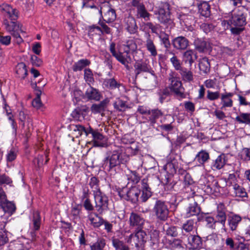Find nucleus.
<instances>
[{
    "label": "nucleus",
    "instance_id": "obj_1",
    "mask_svg": "<svg viewBox=\"0 0 250 250\" xmlns=\"http://www.w3.org/2000/svg\"><path fill=\"white\" fill-rule=\"evenodd\" d=\"M152 192L147 179H143L138 187H132L128 190L127 200L132 203L145 202L151 197Z\"/></svg>",
    "mask_w": 250,
    "mask_h": 250
},
{
    "label": "nucleus",
    "instance_id": "obj_2",
    "mask_svg": "<svg viewBox=\"0 0 250 250\" xmlns=\"http://www.w3.org/2000/svg\"><path fill=\"white\" fill-rule=\"evenodd\" d=\"M168 88L174 93V95L179 99L186 98L185 88L183 86L182 82L173 72L169 74L168 77Z\"/></svg>",
    "mask_w": 250,
    "mask_h": 250
},
{
    "label": "nucleus",
    "instance_id": "obj_3",
    "mask_svg": "<svg viewBox=\"0 0 250 250\" xmlns=\"http://www.w3.org/2000/svg\"><path fill=\"white\" fill-rule=\"evenodd\" d=\"M125 158L126 156L120 151L114 150L105 159V168L110 171L120 164H124L126 161Z\"/></svg>",
    "mask_w": 250,
    "mask_h": 250
},
{
    "label": "nucleus",
    "instance_id": "obj_4",
    "mask_svg": "<svg viewBox=\"0 0 250 250\" xmlns=\"http://www.w3.org/2000/svg\"><path fill=\"white\" fill-rule=\"evenodd\" d=\"M230 19L231 25V31L233 34H238L244 29L243 27L246 24V16L241 11L234 12Z\"/></svg>",
    "mask_w": 250,
    "mask_h": 250
},
{
    "label": "nucleus",
    "instance_id": "obj_5",
    "mask_svg": "<svg viewBox=\"0 0 250 250\" xmlns=\"http://www.w3.org/2000/svg\"><path fill=\"white\" fill-rule=\"evenodd\" d=\"M99 13L103 21L107 23L114 22L117 17L115 10L108 2L103 4L99 10Z\"/></svg>",
    "mask_w": 250,
    "mask_h": 250
},
{
    "label": "nucleus",
    "instance_id": "obj_6",
    "mask_svg": "<svg viewBox=\"0 0 250 250\" xmlns=\"http://www.w3.org/2000/svg\"><path fill=\"white\" fill-rule=\"evenodd\" d=\"M153 211L157 219L161 221H165L168 216L169 210L166 203L161 200L156 202Z\"/></svg>",
    "mask_w": 250,
    "mask_h": 250
},
{
    "label": "nucleus",
    "instance_id": "obj_7",
    "mask_svg": "<svg viewBox=\"0 0 250 250\" xmlns=\"http://www.w3.org/2000/svg\"><path fill=\"white\" fill-rule=\"evenodd\" d=\"M95 208L99 214H103L108 209V199L101 191L94 194Z\"/></svg>",
    "mask_w": 250,
    "mask_h": 250
},
{
    "label": "nucleus",
    "instance_id": "obj_8",
    "mask_svg": "<svg viewBox=\"0 0 250 250\" xmlns=\"http://www.w3.org/2000/svg\"><path fill=\"white\" fill-rule=\"evenodd\" d=\"M226 184L228 186L232 187L235 196L239 197L247 196V193L245 189L237 183V178L234 174L229 175Z\"/></svg>",
    "mask_w": 250,
    "mask_h": 250
},
{
    "label": "nucleus",
    "instance_id": "obj_9",
    "mask_svg": "<svg viewBox=\"0 0 250 250\" xmlns=\"http://www.w3.org/2000/svg\"><path fill=\"white\" fill-rule=\"evenodd\" d=\"M146 234L142 229H139L135 234H131L125 239L127 243L139 248L146 241Z\"/></svg>",
    "mask_w": 250,
    "mask_h": 250
},
{
    "label": "nucleus",
    "instance_id": "obj_10",
    "mask_svg": "<svg viewBox=\"0 0 250 250\" xmlns=\"http://www.w3.org/2000/svg\"><path fill=\"white\" fill-rule=\"evenodd\" d=\"M123 48H110L111 53L116 59L124 64L125 67L129 69V66L127 64V58H129L128 49L124 50Z\"/></svg>",
    "mask_w": 250,
    "mask_h": 250
},
{
    "label": "nucleus",
    "instance_id": "obj_11",
    "mask_svg": "<svg viewBox=\"0 0 250 250\" xmlns=\"http://www.w3.org/2000/svg\"><path fill=\"white\" fill-rule=\"evenodd\" d=\"M89 134L92 135L93 145L94 146H103L105 144L104 136L97 130H94L91 128L87 129L86 136Z\"/></svg>",
    "mask_w": 250,
    "mask_h": 250
},
{
    "label": "nucleus",
    "instance_id": "obj_12",
    "mask_svg": "<svg viewBox=\"0 0 250 250\" xmlns=\"http://www.w3.org/2000/svg\"><path fill=\"white\" fill-rule=\"evenodd\" d=\"M3 24L6 30L13 36H17L18 33L23 32L22 25L19 22L13 21L9 22L8 20H4Z\"/></svg>",
    "mask_w": 250,
    "mask_h": 250
},
{
    "label": "nucleus",
    "instance_id": "obj_13",
    "mask_svg": "<svg viewBox=\"0 0 250 250\" xmlns=\"http://www.w3.org/2000/svg\"><path fill=\"white\" fill-rule=\"evenodd\" d=\"M1 12L5 18L11 21H15L18 19V12L15 8H13L8 4H3L1 8Z\"/></svg>",
    "mask_w": 250,
    "mask_h": 250
},
{
    "label": "nucleus",
    "instance_id": "obj_14",
    "mask_svg": "<svg viewBox=\"0 0 250 250\" xmlns=\"http://www.w3.org/2000/svg\"><path fill=\"white\" fill-rule=\"evenodd\" d=\"M158 19L159 21L167 26V28H171L174 26V23L170 18L169 12L161 8L158 11Z\"/></svg>",
    "mask_w": 250,
    "mask_h": 250
},
{
    "label": "nucleus",
    "instance_id": "obj_15",
    "mask_svg": "<svg viewBox=\"0 0 250 250\" xmlns=\"http://www.w3.org/2000/svg\"><path fill=\"white\" fill-rule=\"evenodd\" d=\"M129 222L130 226L136 227L139 229H142L145 223V220L139 214L132 212L130 215Z\"/></svg>",
    "mask_w": 250,
    "mask_h": 250
},
{
    "label": "nucleus",
    "instance_id": "obj_16",
    "mask_svg": "<svg viewBox=\"0 0 250 250\" xmlns=\"http://www.w3.org/2000/svg\"><path fill=\"white\" fill-rule=\"evenodd\" d=\"M181 25L182 26H185L188 31H192L193 27L191 26L193 22L194 18L191 15L181 13L178 16Z\"/></svg>",
    "mask_w": 250,
    "mask_h": 250
},
{
    "label": "nucleus",
    "instance_id": "obj_17",
    "mask_svg": "<svg viewBox=\"0 0 250 250\" xmlns=\"http://www.w3.org/2000/svg\"><path fill=\"white\" fill-rule=\"evenodd\" d=\"M226 219L227 216L225 210V206L223 204H220L217 207V213L215 220L216 223H220L222 225V228L224 229Z\"/></svg>",
    "mask_w": 250,
    "mask_h": 250
},
{
    "label": "nucleus",
    "instance_id": "obj_18",
    "mask_svg": "<svg viewBox=\"0 0 250 250\" xmlns=\"http://www.w3.org/2000/svg\"><path fill=\"white\" fill-rule=\"evenodd\" d=\"M88 220L90 224L95 228H99L103 224V218L93 212H88Z\"/></svg>",
    "mask_w": 250,
    "mask_h": 250
},
{
    "label": "nucleus",
    "instance_id": "obj_19",
    "mask_svg": "<svg viewBox=\"0 0 250 250\" xmlns=\"http://www.w3.org/2000/svg\"><path fill=\"white\" fill-rule=\"evenodd\" d=\"M205 191L208 194H214L217 196L221 192V188L219 186L218 183L215 181L211 184L205 186Z\"/></svg>",
    "mask_w": 250,
    "mask_h": 250
},
{
    "label": "nucleus",
    "instance_id": "obj_20",
    "mask_svg": "<svg viewBox=\"0 0 250 250\" xmlns=\"http://www.w3.org/2000/svg\"><path fill=\"white\" fill-rule=\"evenodd\" d=\"M108 103L109 100L106 99L101 102L99 104H92L91 107V112L94 114L104 112Z\"/></svg>",
    "mask_w": 250,
    "mask_h": 250
},
{
    "label": "nucleus",
    "instance_id": "obj_21",
    "mask_svg": "<svg viewBox=\"0 0 250 250\" xmlns=\"http://www.w3.org/2000/svg\"><path fill=\"white\" fill-rule=\"evenodd\" d=\"M209 159L208 153L206 151L202 150L195 156L194 161L199 163V166H204L205 163Z\"/></svg>",
    "mask_w": 250,
    "mask_h": 250
},
{
    "label": "nucleus",
    "instance_id": "obj_22",
    "mask_svg": "<svg viewBox=\"0 0 250 250\" xmlns=\"http://www.w3.org/2000/svg\"><path fill=\"white\" fill-rule=\"evenodd\" d=\"M200 212V208L196 202L189 204L186 209V217H189L192 216L197 215Z\"/></svg>",
    "mask_w": 250,
    "mask_h": 250
},
{
    "label": "nucleus",
    "instance_id": "obj_23",
    "mask_svg": "<svg viewBox=\"0 0 250 250\" xmlns=\"http://www.w3.org/2000/svg\"><path fill=\"white\" fill-rule=\"evenodd\" d=\"M188 241L193 249H200L202 247L203 243L202 239L198 235H190L188 237Z\"/></svg>",
    "mask_w": 250,
    "mask_h": 250
},
{
    "label": "nucleus",
    "instance_id": "obj_24",
    "mask_svg": "<svg viewBox=\"0 0 250 250\" xmlns=\"http://www.w3.org/2000/svg\"><path fill=\"white\" fill-rule=\"evenodd\" d=\"M85 97L88 100L99 101L101 98V95L99 91L92 87H89L87 89L85 93Z\"/></svg>",
    "mask_w": 250,
    "mask_h": 250
},
{
    "label": "nucleus",
    "instance_id": "obj_25",
    "mask_svg": "<svg viewBox=\"0 0 250 250\" xmlns=\"http://www.w3.org/2000/svg\"><path fill=\"white\" fill-rule=\"evenodd\" d=\"M225 164V156L224 155H220L212 162L211 168L213 170H219L224 167Z\"/></svg>",
    "mask_w": 250,
    "mask_h": 250
},
{
    "label": "nucleus",
    "instance_id": "obj_26",
    "mask_svg": "<svg viewBox=\"0 0 250 250\" xmlns=\"http://www.w3.org/2000/svg\"><path fill=\"white\" fill-rule=\"evenodd\" d=\"M15 71L18 77L21 79H24L27 75V70L25 63H18L15 68Z\"/></svg>",
    "mask_w": 250,
    "mask_h": 250
},
{
    "label": "nucleus",
    "instance_id": "obj_27",
    "mask_svg": "<svg viewBox=\"0 0 250 250\" xmlns=\"http://www.w3.org/2000/svg\"><path fill=\"white\" fill-rule=\"evenodd\" d=\"M149 121L151 125L153 126L156 122V120L162 116V111L159 109H153L148 112Z\"/></svg>",
    "mask_w": 250,
    "mask_h": 250
},
{
    "label": "nucleus",
    "instance_id": "obj_28",
    "mask_svg": "<svg viewBox=\"0 0 250 250\" xmlns=\"http://www.w3.org/2000/svg\"><path fill=\"white\" fill-rule=\"evenodd\" d=\"M199 11L201 15L205 17H208L210 14V5L206 1L201 2L198 5Z\"/></svg>",
    "mask_w": 250,
    "mask_h": 250
},
{
    "label": "nucleus",
    "instance_id": "obj_29",
    "mask_svg": "<svg viewBox=\"0 0 250 250\" xmlns=\"http://www.w3.org/2000/svg\"><path fill=\"white\" fill-rule=\"evenodd\" d=\"M0 206L1 207L3 211L9 215H11L16 210L15 204L11 202L8 201L7 200L3 204L1 205Z\"/></svg>",
    "mask_w": 250,
    "mask_h": 250
},
{
    "label": "nucleus",
    "instance_id": "obj_30",
    "mask_svg": "<svg viewBox=\"0 0 250 250\" xmlns=\"http://www.w3.org/2000/svg\"><path fill=\"white\" fill-rule=\"evenodd\" d=\"M166 170L170 174L176 173V170L178 167V163L176 159H173L170 162H168L164 167Z\"/></svg>",
    "mask_w": 250,
    "mask_h": 250
},
{
    "label": "nucleus",
    "instance_id": "obj_31",
    "mask_svg": "<svg viewBox=\"0 0 250 250\" xmlns=\"http://www.w3.org/2000/svg\"><path fill=\"white\" fill-rule=\"evenodd\" d=\"M135 72L136 75L142 72H147L149 70V66L146 62L137 61L134 64Z\"/></svg>",
    "mask_w": 250,
    "mask_h": 250
},
{
    "label": "nucleus",
    "instance_id": "obj_32",
    "mask_svg": "<svg viewBox=\"0 0 250 250\" xmlns=\"http://www.w3.org/2000/svg\"><path fill=\"white\" fill-rule=\"evenodd\" d=\"M18 154V150L15 147H11L7 150L6 155V159L7 166L9 164L14 161L17 158Z\"/></svg>",
    "mask_w": 250,
    "mask_h": 250
},
{
    "label": "nucleus",
    "instance_id": "obj_33",
    "mask_svg": "<svg viewBox=\"0 0 250 250\" xmlns=\"http://www.w3.org/2000/svg\"><path fill=\"white\" fill-rule=\"evenodd\" d=\"M88 195L87 191L84 189L83 199V200L85 199V200L83 201V206L84 208L88 211V212H92V211L94 210V206L92 204L90 199L88 198Z\"/></svg>",
    "mask_w": 250,
    "mask_h": 250
},
{
    "label": "nucleus",
    "instance_id": "obj_34",
    "mask_svg": "<svg viewBox=\"0 0 250 250\" xmlns=\"http://www.w3.org/2000/svg\"><path fill=\"white\" fill-rule=\"evenodd\" d=\"M173 44L174 47H188L189 42L185 37L180 36L173 39Z\"/></svg>",
    "mask_w": 250,
    "mask_h": 250
},
{
    "label": "nucleus",
    "instance_id": "obj_35",
    "mask_svg": "<svg viewBox=\"0 0 250 250\" xmlns=\"http://www.w3.org/2000/svg\"><path fill=\"white\" fill-rule=\"evenodd\" d=\"M196 58V54L192 50L187 51L183 55V60L186 62H188L190 65Z\"/></svg>",
    "mask_w": 250,
    "mask_h": 250
},
{
    "label": "nucleus",
    "instance_id": "obj_36",
    "mask_svg": "<svg viewBox=\"0 0 250 250\" xmlns=\"http://www.w3.org/2000/svg\"><path fill=\"white\" fill-rule=\"evenodd\" d=\"M104 83L107 88L110 89L119 88L122 86V84L117 82L114 78L105 80Z\"/></svg>",
    "mask_w": 250,
    "mask_h": 250
},
{
    "label": "nucleus",
    "instance_id": "obj_37",
    "mask_svg": "<svg viewBox=\"0 0 250 250\" xmlns=\"http://www.w3.org/2000/svg\"><path fill=\"white\" fill-rule=\"evenodd\" d=\"M136 9L138 18H144L146 20L149 19L150 14L146 10L144 4L137 7Z\"/></svg>",
    "mask_w": 250,
    "mask_h": 250
},
{
    "label": "nucleus",
    "instance_id": "obj_38",
    "mask_svg": "<svg viewBox=\"0 0 250 250\" xmlns=\"http://www.w3.org/2000/svg\"><path fill=\"white\" fill-rule=\"evenodd\" d=\"M105 244V240L104 239L98 238L96 242L90 245V250H103Z\"/></svg>",
    "mask_w": 250,
    "mask_h": 250
},
{
    "label": "nucleus",
    "instance_id": "obj_39",
    "mask_svg": "<svg viewBox=\"0 0 250 250\" xmlns=\"http://www.w3.org/2000/svg\"><path fill=\"white\" fill-rule=\"evenodd\" d=\"M89 64L90 61L87 59L80 60L73 65V70L74 71H81Z\"/></svg>",
    "mask_w": 250,
    "mask_h": 250
},
{
    "label": "nucleus",
    "instance_id": "obj_40",
    "mask_svg": "<svg viewBox=\"0 0 250 250\" xmlns=\"http://www.w3.org/2000/svg\"><path fill=\"white\" fill-rule=\"evenodd\" d=\"M241 221V217L237 215L232 216L229 220V224L230 229L232 231L235 230L240 222Z\"/></svg>",
    "mask_w": 250,
    "mask_h": 250
},
{
    "label": "nucleus",
    "instance_id": "obj_41",
    "mask_svg": "<svg viewBox=\"0 0 250 250\" xmlns=\"http://www.w3.org/2000/svg\"><path fill=\"white\" fill-rule=\"evenodd\" d=\"M182 80L187 82H189L193 80L192 73L186 68H182L180 70Z\"/></svg>",
    "mask_w": 250,
    "mask_h": 250
},
{
    "label": "nucleus",
    "instance_id": "obj_42",
    "mask_svg": "<svg viewBox=\"0 0 250 250\" xmlns=\"http://www.w3.org/2000/svg\"><path fill=\"white\" fill-rule=\"evenodd\" d=\"M126 29L131 33H134L137 29L135 20L132 17H128L126 19Z\"/></svg>",
    "mask_w": 250,
    "mask_h": 250
},
{
    "label": "nucleus",
    "instance_id": "obj_43",
    "mask_svg": "<svg viewBox=\"0 0 250 250\" xmlns=\"http://www.w3.org/2000/svg\"><path fill=\"white\" fill-rule=\"evenodd\" d=\"M5 225L1 224L0 228V246H3L8 241L7 231L4 229Z\"/></svg>",
    "mask_w": 250,
    "mask_h": 250
},
{
    "label": "nucleus",
    "instance_id": "obj_44",
    "mask_svg": "<svg viewBox=\"0 0 250 250\" xmlns=\"http://www.w3.org/2000/svg\"><path fill=\"white\" fill-rule=\"evenodd\" d=\"M126 179L134 184H137L140 180V177L135 171L128 170L126 173Z\"/></svg>",
    "mask_w": 250,
    "mask_h": 250
},
{
    "label": "nucleus",
    "instance_id": "obj_45",
    "mask_svg": "<svg viewBox=\"0 0 250 250\" xmlns=\"http://www.w3.org/2000/svg\"><path fill=\"white\" fill-rule=\"evenodd\" d=\"M87 111V109H76L72 113V115L73 117L77 120L81 121L82 119L84 118V115Z\"/></svg>",
    "mask_w": 250,
    "mask_h": 250
},
{
    "label": "nucleus",
    "instance_id": "obj_46",
    "mask_svg": "<svg viewBox=\"0 0 250 250\" xmlns=\"http://www.w3.org/2000/svg\"><path fill=\"white\" fill-rule=\"evenodd\" d=\"M221 110L225 109L226 107H231L233 105V101L231 99H229L228 97L223 95L221 96Z\"/></svg>",
    "mask_w": 250,
    "mask_h": 250
},
{
    "label": "nucleus",
    "instance_id": "obj_47",
    "mask_svg": "<svg viewBox=\"0 0 250 250\" xmlns=\"http://www.w3.org/2000/svg\"><path fill=\"white\" fill-rule=\"evenodd\" d=\"M200 70L205 73L209 72L210 69V63L207 58H203L199 63Z\"/></svg>",
    "mask_w": 250,
    "mask_h": 250
},
{
    "label": "nucleus",
    "instance_id": "obj_48",
    "mask_svg": "<svg viewBox=\"0 0 250 250\" xmlns=\"http://www.w3.org/2000/svg\"><path fill=\"white\" fill-rule=\"evenodd\" d=\"M195 228V222L193 219L187 220L182 225V229L187 232L191 231Z\"/></svg>",
    "mask_w": 250,
    "mask_h": 250
},
{
    "label": "nucleus",
    "instance_id": "obj_49",
    "mask_svg": "<svg viewBox=\"0 0 250 250\" xmlns=\"http://www.w3.org/2000/svg\"><path fill=\"white\" fill-rule=\"evenodd\" d=\"M203 220L206 223V226L209 228L214 229L215 228V225L216 221L214 220V218L208 215H205L203 217Z\"/></svg>",
    "mask_w": 250,
    "mask_h": 250
},
{
    "label": "nucleus",
    "instance_id": "obj_50",
    "mask_svg": "<svg viewBox=\"0 0 250 250\" xmlns=\"http://www.w3.org/2000/svg\"><path fill=\"white\" fill-rule=\"evenodd\" d=\"M235 120L239 123H245L247 124H250V114L249 113H240L239 116H237Z\"/></svg>",
    "mask_w": 250,
    "mask_h": 250
},
{
    "label": "nucleus",
    "instance_id": "obj_51",
    "mask_svg": "<svg viewBox=\"0 0 250 250\" xmlns=\"http://www.w3.org/2000/svg\"><path fill=\"white\" fill-rule=\"evenodd\" d=\"M103 34L101 28L97 25H93L88 27V35L89 36H93L94 35H101Z\"/></svg>",
    "mask_w": 250,
    "mask_h": 250
},
{
    "label": "nucleus",
    "instance_id": "obj_52",
    "mask_svg": "<svg viewBox=\"0 0 250 250\" xmlns=\"http://www.w3.org/2000/svg\"><path fill=\"white\" fill-rule=\"evenodd\" d=\"M82 209L80 205L75 204L73 205L71 210V215L73 217L74 219L79 218L80 213Z\"/></svg>",
    "mask_w": 250,
    "mask_h": 250
},
{
    "label": "nucleus",
    "instance_id": "obj_53",
    "mask_svg": "<svg viewBox=\"0 0 250 250\" xmlns=\"http://www.w3.org/2000/svg\"><path fill=\"white\" fill-rule=\"evenodd\" d=\"M89 185L92 189L93 194L101 192L98 184V180L96 178L94 177H92L90 179Z\"/></svg>",
    "mask_w": 250,
    "mask_h": 250
},
{
    "label": "nucleus",
    "instance_id": "obj_54",
    "mask_svg": "<svg viewBox=\"0 0 250 250\" xmlns=\"http://www.w3.org/2000/svg\"><path fill=\"white\" fill-rule=\"evenodd\" d=\"M73 131L75 133L76 137H78L81 136L83 133H84L86 135V133L87 129H85V128L81 125H77L73 126Z\"/></svg>",
    "mask_w": 250,
    "mask_h": 250
},
{
    "label": "nucleus",
    "instance_id": "obj_55",
    "mask_svg": "<svg viewBox=\"0 0 250 250\" xmlns=\"http://www.w3.org/2000/svg\"><path fill=\"white\" fill-rule=\"evenodd\" d=\"M28 247H24L19 242L11 243L9 246V250H28Z\"/></svg>",
    "mask_w": 250,
    "mask_h": 250
},
{
    "label": "nucleus",
    "instance_id": "obj_56",
    "mask_svg": "<svg viewBox=\"0 0 250 250\" xmlns=\"http://www.w3.org/2000/svg\"><path fill=\"white\" fill-rule=\"evenodd\" d=\"M114 107L119 111H124L127 105L125 102L118 99L114 103Z\"/></svg>",
    "mask_w": 250,
    "mask_h": 250
},
{
    "label": "nucleus",
    "instance_id": "obj_57",
    "mask_svg": "<svg viewBox=\"0 0 250 250\" xmlns=\"http://www.w3.org/2000/svg\"><path fill=\"white\" fill-rule=\"evenodd\" d=\"M195 47H210L211 44L208 39H197L195 42Z\"/></svg>",
    "mask_w": 250,
    "mask_h": 250
},
{
    "label": "nucleus",
    "instance_id": "obj_58",
    "mask_svg": "<svg viewBox=\"0 0 250 250\" xmlns=\"http://www.w3.org/2000/svg\"><path fill=\"white\" fill-rule=\"evenodd\" d=\"M168 247L171 249H175L182 247V241L180 239H173L168 242Z\"/></svg>",
    "mask_w": 250,
    "mask_h": 250
},
{
    "label": "nucleus",
    "instance_id": "obj_59",
    "mask_svg": "<svg viewBox=\"0 0 250 250\" xmlns=\"http://www.w3.org/2000/svg\"><path fill=\"white\" fill-rule=\"evenodd\" d=\"M84 78L89 84H90V83L94 82L93 73L90 69L87 68L84 70Z\"/></svg>",
    "mask_w": 250,
    "mask_h": 250
},
{
    "label": "nucleus",
    "instance_id": "obj_60",
    "mask_svg": "<svg viewBox=\"0 0 250 250\" xmlns=\"http://www.w3.org/2000/svg\"><path fill=\"white\" fill-rule=\"evenodd\" d=\"M41 93L42 92L40 90H38L36 93L37 97L32 101V105L37 109L40 108L42 105V103L40 98Z\"/></svg>",
    "mask_w": 250,
    "mask_h": 250
},
{
    "label": "nucleus",
    "instance_id": "obj_61",
    "mask_svg": "<svg viewBox=\"0 0 250 250\" xmlns=\"http://www.w3.org/2000/svg\"><path fill=\"white\" fill-rule=\"evenodd\" d=\"M33 222L34 229L35 230H38L41 224V218L38 213L37 212L34 214Z\"/></svg>",
    "mask_w": 250,
    "mask_h": 250
},
{
    "label": "nucleus",
    "instance_id": "obj_62",
    "mask_svg": "<svg viewBox=\"0 0 250 250\" xmlns=\"http://www.w3.org/2000/svg\"><path fill=\"white\" fill-rule=\"evenodd\" d=\"M220 97V93L218 91L212 92L209 90L207 91V98L210 101L217 100Z\"/></svg>",
    "mask_w": 250,
    "mask_h": 250
},
{
    "label": "nucleus",
    "instance_id": "obj_63",
    "mask_svg": "<svg viewBox=\"0 0 250 250\" xmlns=\"http://www.w3.org/2000/svg\"><path fill=\"white\" fill-rule=\"evenodd\" d=\"M201 29L206 33L212 31L214 28V25L211 23H203L200 25Z\"/></svg>",
    "mask_w": 250,
    "mask_h": 250
},
{
    "label": "nucleus",
    "instance_id": "obj_64",
    "mask_svg": "<svg viewBox=\"0 0 250 250\" xmlns=\"http://www.w3.org/2000/svg\"><path fill=\"white\" fill-rule=\"evenodd\" d=\"M241 157L245 161H250V148H244L241 151Z\"/></svg>",
    "mask_w": 250,
    "mask_h": 250
}]
</instances>
